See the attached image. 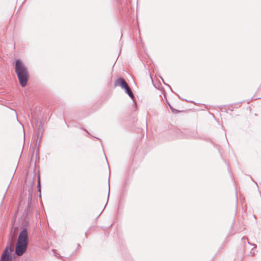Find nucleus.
I'll return each mask as SVG.
<instances>
[{"mask_svg":"<svg viewBox=\"0 0 261 261\" xmlns=\"http://www.w3.org/2000/svg\"><path fill=\"white\" fill-rule=\"evenodd\" d=\"M15 69L20 85L22 87H25L28 81L29 75L27 68L20 59L16 61Z\"/></svg>","mask_w":261,"mask_h":261,"instance_id":"nucleus-1","label":"nucleus"},{"mask_svg":"<svg viewBox=\"0 0 261 261\" xmlns=\"http://www.w3.org/2000/svg\"><path fill=\"white\" fill-rule=\"evenodd\" d=\"M12 247L11 245L7 246L1 256L0 261H12L11 255Z\"/></svg>","mask_w":261,"mask_h":261,"instance_id":"nucleus-2","label":"nucleus"},{"mask_svg":"<svg viewBox=\"0 0 261 261\" xmlns=\"http://www.w3.org/2000/svg\"><path fill=\"white\" fill-rule=\"evenodd\" d=\"M27 244L17 242L15 248V253L17 256H21L25 252Z\"/></svg>","mask_w":261,"mask_h":261,"instance_id":"nucleus-3","label":"nucleus"},{"mask_svg":"<svg viewBox=\"0 0 261 261\" xmlns=\"http://www.w3.org/2000/svg\"><path fill=\"white\" fill-rule=\"evenodd\" d=\"M17 242L27 244H28V232L26 228H23L20 232L18 236Z\"/></svg>","mask_w":261,"mask_h":261,"instance_id":"nucleus-4","label":"nucleus"},{"mask_svg":"<svg viewBox=\"0 0 261 261\" xmlns=\"http://www.w3.org/2000/svg\"><path fill=\"white\" fill-rule=\"evenodd\" d=\"M120 86L121 88L124 89L128 86L127 82L122 78H118L115 82V86Z\"/></svg>","mask_w":261,"mask_h":261,"instance_id":"nucleus-5","label":"nucleus"},{"mask_svg":"<svg viewBox=\"0 0 261 261\" xmlns=\"http://www.w3.org/2000/svg\"><path fill=\"white\" fill-rule=\"evenodd\" d=\"M124 89L125 90V92L128 95V96L132 99H133L134 97V95L129 86H127L126 87L124 88Z\"/></svg>","mask_w":261,"mask_h":261,"instance_id":"nucleus-6","label":"nucleus"},{"mask_svg":"<svg viewBox=\"0 0 261 261\" xmlns=\"http://www.w3.org/2000/svg\"><path fill=\"white\" fill-rule=\"evenodd\" d=\"M37 188L38 191L40 192H41V186H40V176H38V184H37Z\"/></svg>","mask_w":261,"mask_h":261,"instance_id":"nucleus-7","label":"nucleus"},{"mask_svg":"<svg viewBox=\"0 0 261 261\" xmlns=\"http://www.w3.org/2000/svg\"><path fill=\"white\" fill-rule=\"evenodd\" d=\"M169 107H170L171 110L172 111V112L177 113L178 112V111L177 110H175L174 108H173L170 105H169Z\"/></svg>","mask_w":261,"mask_h":261,"instance_id":"nucleus-8","label":"nucleus"},{"mask_svg":"<svg viewBox=\"0 0 261 261\" xmlns=\"http://www.w3.org/2000/svg\"><path fill=\"white\" fill-rule=\"evenodd\" d=\"M242 240L245 243L246 242H247L248 244H250L248 240V239L247 238H245V237H243L242 238Z\"/></svg>","mask_w":261,"mask_h":261,"instance_id":"nucleus-9","label":"nucleus"},{"mask_svg":"<svg viewBox=\"0 0 261 261\" xmlns=\"http://www.w3.org/2000/svg\"><path fill=\"white\" fill-rule=\"evenodd\" d=\"M254 254V252L252 251H251L250 253V255L253 256Z\"/></svg>","mask_w":261,"mask_h":261,"instance_id":"nucleus-10","label":"nucleus"},{"mask_svg":"<svg viewBox=\"0 0 261 261\" xmlns=\"http://www.w3.org/2000/svg\"><path fill=\"white\" fill-rule=\"evenodd\" d=\"M254 246V248H256V246L254 244L253 245Z\"/></svg>","mask_w":261,"mask_h":261,"instance_id":"nucleus-11","label":"nucleus"}]
</instances>
